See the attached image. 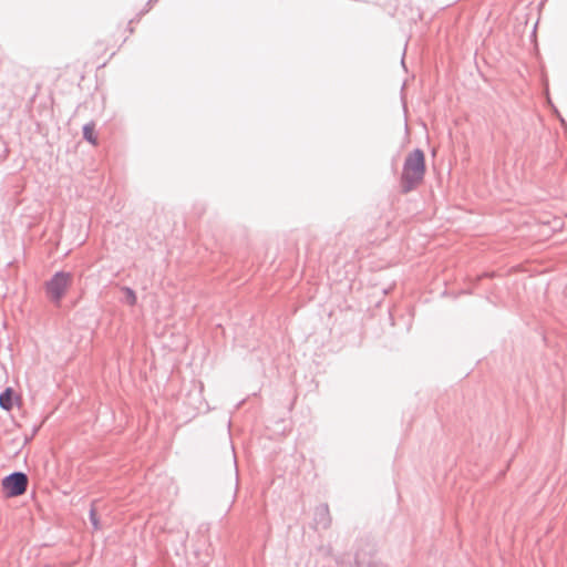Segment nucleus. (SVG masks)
Wrapping results in <instances>:
<instances>
[{
    "label": "nucleus",
    "instance_id": "f03ea898",
    "mask_svg": "<svg viewBox=\"0 0 567 567\" xmlns=\"http://www.w3.org/2000/svg\"><path fill=\"white\" fill-rule=\"evenodd\" d=\"M28 476L24 473H12L1 481L2 492L6 497H18L25 493L28 487Z\"/></svg>",
    "mask_w": 567,
    "mask_h": 567
},
{
    "label": "nucleus",
    "instance_id": "20e7f679",
    "mask_svg": "<svg viewBox=\"0 0 567 567\" xmlns=\"http://www.w3.org/2000/svg\"><path fill=\"white\" fill-rule=\"evenodd\" d=\"M21 395L16 393L12 388H7L6 391L0 394V406L6 411H10L14 405H21Z\"/></svg>",
    "mask_w": 567,
    "mask_h": 567
},
{
    "label": "nucleus",
    "instance_id": "0eeeda50",
    "mask_svg": "<svg viewBox=\"0 0 567 567\" xmlns=\"http://www.w3.org/2000/svg\"><path fill=\"white\" fill-rule=\"evenodd\" d=\"M90 517H91V522H92L94 528L99 529L100 528V520H99L96 511L94 508L91 509Z\"/></svg>",
    "mask_w": 567,
    "mask_h": 567
},
{
    "label": "nucleus",
    "instance_id": "39448f33",
    "mask_svg": "<svg viewBox=\"0 0 567 567\" xmlns=\"http://www.w3.org/2000/svg\"><path fill=\"white\" fill-rule=\"evenodd\" d=\"M84 138L93 145L97 144V140L94 133V124L90 123L83 127Z\"/></svg>",
    "mask_w": 567,
    "mask_h": 567
},
{
    "label": "nucleus",
    "instance_id": "f257e3e1",
    "mask_svg": "<svg viewBox=\"0 0 567 567\" xmlns=\"http://www.w3.org/2000/svg\"><path fill=\"white\" fill-rule=\"evenodd\" d=\"M425 174V156L420 150L410 153L403 165L401 174V186L404 193H408L419 186Z\"/></svg>",
    "mask_w": 567,
    "mask_h": 567
},
{
    "label": "nucleus",
    "instance_id": "423d86ee",
    "mask_svg": "<svg viewBox=\"0 0 567 567\" xmlns=\"http://www.w3.org/2000/svg\"><path fill=\"white\" fill-rule=\"evenodd\" d=\"M125 293V300L128 305L134 306L136 303V295L131 288H124L123 289Z\"/></svg>",
    "mask_w": 567,
    "mask_h": 567
},
{
    "label": "nucleus",
    "instance_id": "7ed1b4c3",
    "mask_svg": "<svg viewBox=\"0 0 567 567\" xmlns=\"http://www.w3.org/2000/svg\"><path fill=\"white\" fill-rule=\"evenodd\" d=\"M72 282L70 272H56L53 278L47 282V293L55 302L60 301Z\"/></svg>",
    "mask_w": 567,
    "mask_h": 567
}]
</instances>
